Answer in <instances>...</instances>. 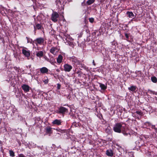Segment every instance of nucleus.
Listing matches in <instances>:
<instances>
[{
  "label": "nucleus",
  "instance_id": "1",
  "mask_svg": "<svg viewBox=\"0 0 157 157\" xmlns=\"http://www.w3.org/2000/svg\"><path fill=\"white\" fill-rule=\"evenodd\" d=\"M113 130L117 132L121 133L122 132L125 135H128L127 133L124 132L125 130V125H123L120 123L116 124L113 127Z\"/></svg>",
  "mask_w": 157,
  "mask_h": 157
},
{
  "label": "nucleus",
  "instance_id": "2",
  "mask_svg": "<svg viewBox=\"0 0 157 157\" xmlns=\"http://www.w3.org/2000/svg\"><path fill=\"white\" fill-rule=\"evenodd\" d=\"M59 15L56 12H54L52 14L51 16V20L54 22L57 21V18H58Z\"/></svg>",
  "mask_w": 157,
  "mask_h": 157
},
{
  "label": "nucleus",
  "instance_id": "3",
  "mask_svg": "<svg viewBox=\"0 0 157 157\" xmlns=\"http://www.w3.org/2000/svg\"><path fill=\"white\" fill-rule=\"evenodd\" d=\"M69 60L73 63L76 65H79L80 64L79 61L75 56H72L69 58Z\"/></svg>",
  "mask_w": 157,
  "mask_h": 157
},
{
  "label": "nucleus",
  "instance_id": "4",
  "mask_svg": "<svg viewBox=\"0 0 157 157\" xmlns=\"http://www.w3.org/2000/svg\"><path fill=\"white\" fill-rule=\"evenodd\" d=\"M22 53L25 57L29 58L30 56V51L26 48H23Z\"/></svg>",
  "mask_w": 157,
  "mask_h": 157
},
{
  "label": "nucleus",
  "instance_id": "5",
  "mask_svg": "<svg viewBox=\"0 0 157 157\" xmlns=\"http://www.w3.org/2000/svg\"><path fill=\"white\" fill-rule=\"evenodd\" d=\"M64 70L65 71L70 72L72 68V67L68 64H65L63 66Z\"/></svg>",
  "mask_w": 157,
  "mask_h": 157
},
{
  "label": "nucleus",
  "instance_id": "6",
  "mask_svg": "<svg viewBox=\"0 0 157 157\" xmlns=\"http://www.w3.org/2000/svg\"><path fill=\"white\" fill-rule=\"evenodd\" d=\"M59 52L58 48L56 47H53L50 50V52L54 55H56Z\"/></svg>",
  "mask_w": 157,
  "mask_h": 157
},
{
  "label": "nucleus",
  "instance_id": "7",
  "mask_svg": "<svg viewBox=\"0 0 157 157\" xmlns=\"http://www.w3.org/2000/svg\"><path fill=\"white\" fill-rule=\"evenodd\" d=\"M35 41L36 45H37V44H41L44 42V39L42 38H39L36 39Z\"/></svg>",
  "mask_w": 157,
  "mask_h": 157
},
{
  "label": "nucleus",
  "instance_id": "8",
  "mask_svg": "<svg viewBox=\"0 0 157 157\" xmlns=\"http://www.w3.org/2000/svg\"><path fill=\"white\" fill-rule=\"evenodd\" d=\"M21 87L25 92H27L29 91L30 87L28 85L24 84L21 86Z\"/></svg>",
  "mask_w": 157,
  "mask_h": 157
},
{
  "label": "nucleus",
  "instance_id": "9",
  "mask_svg": "<svg viewBox=\"0 0 157 157\" xmlns=\"http://www.w3.org/2000/svg\"><path fill=\"white\" fill-rule=\"evenodd\" d=\"M67 111V109L66 108L63 107H61L59 109L58 113H64Z\"/></svg>",
  "mask_w": 157,
  "mask_h": 157
},
{
  "label": "nucleus",
  "instance_id": "10",
  "mask_svg": "<svg viewBox=\"0 0 157 157\" xmlns=\"http://www.w3.org/2000/svg\"><path fill=\"white\" fill-rule=\"evenodd\" d=\"M61 120L56 119L52 122L53 124H56L58 125L61 124Z\"/></svg>",
  "mask_w": 157,
  "mask_h": 157
},
{
  "label": "nucleus",
  "instance_id": "11",
  "mask_svg": "<svg viewBox=\"0 0 157 157\" xmlns=\"http://www.w3.org/2000/svg\"><path fill=\"white\" fill-rule=\"evenodd\" d=\"M52 128L50 127H47L46 128V132L48 134H49L50 135L52 133Z\"/></svg>",
  "mask_w": 157,
  "mask_h": 157
},
{
  "label": "nucleus",
  "instance_id": "12",
  "mask_svg": "<svg viewBox=\"0 0 157 157\" xmlns=\"http://www.w3.org/2000/svg\"><path fill=\"white\" fill-rule=\"evenodd\" d=\"M40 70V72L43 74L47 73L48 71V69L45 67L41 68Z\"/></svg>",
  "mask_w": 157,
  "mask_h": 157
},
{
  "label": "nucleus",
  "instance_id": "13",
  "mask_svg": "<svg viewBox=\"0 0 157 157\" xmlns=\"http://www.w3.org/2000/svg\"><path fill=\"white\" fill-rule=\"evenodd\" d=\"M106 154L109 156H112L113 155V151L111 150H108L106 151Z\"/></svg>",
  "mask_w": 157,
  "mask_h": 157
},
{
  "label": "nucleus",
  "instance_id": "14",
  "mask_svg": "<svg viewBox=\"0 0 157 157\" xmlns=\"http://www.w3.org/2000/svg\"><path fill=\"white\" fill-rule=\"evenodd\" d=\"M63 59V56L61 55H59L57 59V62L59 63H60L62 62Z\"/></svg>",
  "mask_w": 157,
  "mask_h": 157
},
{
  "label": "nucleus",
  "instance_id": "15",
  "mask_svg": "<svg viewBox=\"0 0 157 157\" xmlns=\"http://www.w3.org/2000/svg\"><path fill=\"white\" fill-rule=\"evenodd\" d=\"M44 53L42 51H40L36 52V55L37 57L40 58L42 57L43 56Z\"/></svg>",
  "mask_w": 157,
  "mask_h": 157
},
{
  "label": "nucleus",
  "instance_id": "16",
  "mask_svg": "<svg viewBox=\"0 0 157 157\" xmlns=\"http://www.w3.org/2000/svg\"><path fill=\"white\" fill-rule=\"evenodd\" d=\"M100 87L101 88V89L104 90L106 89L107 88V86L106 85H105L104 84L100 83Z\"/></svg>",
  "mask_w": 157,
  "mask_h": 157
},
{
  "label": "nucleus",
  "instance_id": "17",
  "mask_svg": "<svg viewBox=\"0 0 157 157\" xmlns=\"http://www.w3.org/2000/svg\"><path fill=\"white\" fill-rule=\"evenodd\" d=\"M130 18H132L134 17V14L132 12H128L127 13Z\"/></svg>",
  "mask_w": 157,
  "mask_h": 157
},
{
  "label": "nucleus",
  "instance_id": "18",
  "mask_svg": "<svg viewBox=\"0 0 157 157\" xmlns=\"http://www.w3.org/2000/svg\"><path fill=\"white\" fill-rule=\"evenodd\" d=\"M94 2V0H88L86 2V3L88 5H90L93 3Z\"/></svg>",
  "mask_w": 157,
  "mask_h": 157
},
{
  "label": "nucleus",
  "instance_id": "19",
  "mask_svg": "<svg viewBox=\"0 0 157 157\" xmlns=\"http://www.w3.org/2000/svg\"><path fill=\"white\" fill-rule=\"evenodd\" d=\"M128 89L132 91H134L136 90V87L135 86H132L128 88Z\"/></svg>",
  "mask_w": 157,
  "mask_h": 157
},
{
  "label": "nucleus",
  "instance_id": "20",
  "mask_svg": "<svg viewBox=\"0 0 157 157\" xmlns=\"http://www.w3.org/2000/svg\"><path fill=\"white\" fill-rule=\"evenodd\" d=\"M34 28L35 29H41V25L40 24H38L36 25V26H34Z\"/></svg>",
  "mask_w": 157,
  "mask_h": 157
},
{
  "label": "nucleus",
  "instance_id": "21",
  "mask_svg": "<svg viewBox=\"0 0 157 157\" xmlns=\"http://www.w3.org/2000/svg\"><path fill=\"white\" fill-rule=\"evenodd\" d=\"M151 80L152 82L156 83L157 82V79L155 77H152L151 78Z\"/></svg>",
  "mask_w": 157,
  "mask_h": 157
},
{
  "label": "nucleus",
  "instance_id": "22",
  "mask_svg": "<svg viewBox=\"0 0 157 157\" xmlns=\"http://www.w3.org/2000/svg\"><path fill=\"white\" fill-rule=\"evenodd\" d=\"M9 153L10 156L12 157H14V153L12 150H10Z\"/></svg>",
  "mask_w": 157,
  "mask_h": 157
},
{
  "label": "nucleus",
  "instance_id": "23",
  "mask_svg": "<svg viewBox=\"0 0 157 157\" xmlns=\"http://www.w3.org/2000/svg\"><path fill=\"white\" fill-rule=\"evenodd\" d=\"M56 130L57 131L59 132H63L64 131V130H62L61 129H59V128H57V129H56Z\"/></svg>",
  "mask_w": 157,
  "mask_h": 157
},
{
  "label": "nucleus",
  "instance_id": "24",
  "mask_svg": "<svg viewBox=\"0 0 157 157\" xmlns=\"http://www.w3.org/2000/svg\"><path fill=\"white\" fill-rule=\"evenodd\" d=\"M148 91H149L151 93H152L153 94L157 95V92H155L154 91H152L151 90H149Z\"/></svg>",
  "mask_w": 157,
  "mask_h": 157
},
{
  "label": "nucleus",
  "instance_id": "25",
  "mask_svg": "<svg viewBox=\"0 0 157 157\" xmlns=\"http://www.w3.org/2000/svg\"><path fill=\"white\" fill-rule=\"evenodd\" d=\"M89 21L91 23H92L94 21V19L93 18H90L89 19Z\"/></svg>",
  "mask_w": 157,
  "mask_h": 157
},
{
  "label": "nucleus",
  "instance_id": "26",
  "mask_svg": "<svg viewBox=\"0 0 157 157\" xmlns=\"http://www.w3.org/2000/svg\"><path fill=\"white\" fill-rule=\"evenodd\" d=\"M136 113L137 114L140 115H141L142 114V113L140 111H136Z\"/></svg>",
  "mask_w": 157,
  "mask_h": 157
},
{
  "label": "nucleus",
  "instance_id": "27",
  "mask_svg": "<svg viewBox=\"0 0 157 157\" xmlns=\"http://www.w3.org/2000/svg\"><path fill=\"white\" fill-rule=\"evenodd\" d=\"M60 87H61V85H60V84H57V89H58L59 90V89H60Z\"/></svg>",
  "mask_w": 157,
  "mask_h": 157
},
{
  "label": "nucleus",
  "instance_id": "28",
  "mask_svg": "<svg viewBox=\"0 0 157 157\" xmlns=\"http://www.w3.org/2000/svg\"><path fill=\"white\" fill-rule=\"evenodd\" d=\"M18 157H25L23 154H20L18 155Z\"/></svg>",
  "mask_w": 157,
  "mask_h": 157
},
{
  "label": "nucleus",
  "instance_id": "29",
  "mask_svg": "<svg viewBox=\"0 0 157 157\" xmlns=\"http://www.w3.org/2000/svg\"><path fill=\"white\" fill-rule=\"evenodd\" d=\"M125 37H126V38L127 39H128V34L126 33L125 34Z\"/></svg>",
  "mask_w": 157,
  "mask_h": 157
},
{
  "label": "nucleus",
  "instance_id": "30",
  "mask_svg": "<svg viewBox=\"0 0 157 157\" xmlns=\"http://www.w3.org/2000/svg\"><path fill=\"white\" fill-rule=\"evenodd\" d=\"M52 64H53L54 63H53V61H49Z\"/></svg>",
  "mask_w": 157,
  "mask_h": 157
},
{
  "label": "nucleus",
  "instance_id": "31",
  "mask_svg": "<svg viewBox=\"0 0 157 157\" xmlns=\"http://www.w3.org/2000/svg\"><path fill=\"white\" fill-rule=\"evenodd\" d=\"M56 71L58 72L59 71V69H57Z\"/></svg>",
  "mask_w": 157,
  "mask_h": 157
},
{
  "label": "nucleus",
  "instance_id": "32",
  "mask_svg": "<svg viewBox=\"0 0 157 157\" xmlns=\"http://www.w3.org/2000/svg\"><path fill=\"white\" fill-rule=\"evenodd\" d=\"M93 63L94 65H95V63H94V61H93Z\"/></svg>",
  "mask_w": 157,
  "mask_h": 157
}]
</instances>
